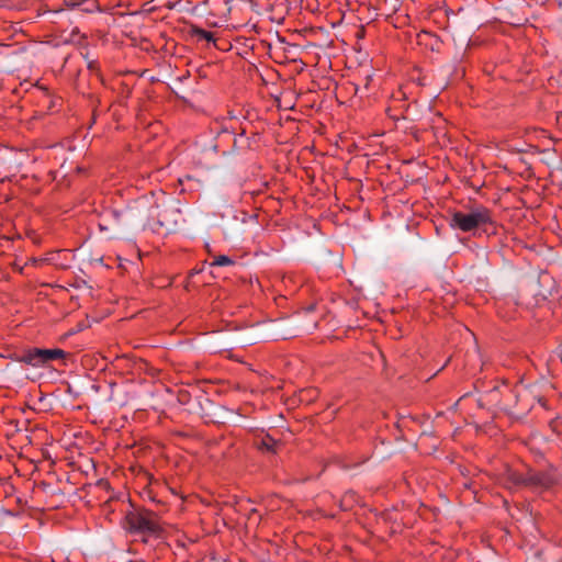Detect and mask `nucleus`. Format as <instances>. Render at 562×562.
<instances>
[{
	"label": "nucleus",
	"mask_w": 562,
	"mask_h": 562,
	"mask_svg": "<svg viewBox=\"0 0 562 562\" xmlns=\"http://www.w3.org/2000/svg\"><path fill=\"white\" fill-rule=\"evenodd\" d=\"M121 525L134 541H140L145 544L161 539L164 536V527L159 516L146 508L134 507L127 510Z\"/></svg>",
	"instance_id": "nucleus-1"
},
{
	"label": "nucleus",
	"mask_w": 562,
	"mask_h": 562,
	"mask_svg": "<svg viewBox=\"0 0 562 562\" xmlns=\"http://www.w3.org/2000/svg\"><path fill=\"white\" fill-rule=\"evenodd\" d=\"M492 211L483 204H473L468 211H454L451 213L449 226L454 231L462 233H472L476 236L477 231L488 232V227L494 226Z\"/></svg>",
	"instance_id": "nucleus-2"
},
{
	"label": "nucleus",
	"mask_w": 562,
	"mask_h": 562,
	"mask_svg": "<svg viewBox=\"0 0 562 562\" xmlns=\"http://www.w3.org/2000/svg\"><path fill=\"white\" fill-rule=\"evenodd\" d=\"M67 353L59 348L41 349L33 348L27 350L20 359L21 362L33 367H41L55 360L66 358Z\"/></svg>",
	"instance_id": "nucleus-3"
},
{
	"label": "nucleus",
	"mask_w": 562,
	"mask_h": 562,
	"mask_svg": "<svg viewBox=\"0 0 562 562\" xmlns=\"http://www.w3.org/2000/svg\"><path fill=\"white\" fill-rule=\"evenodd\" d=\"M522 482L531 487L544 490L554 484L555 477L552 474L543 471L529 472L522 479Z\"/></svg>",
	"instance_id": "nucleus-4"
},
{
	"label": "nucleus",
	"mask_w": 562,
	"mask_h": 562,
	"mask_svg": "<svg viewBox=\"0 0 562 562\" xmlns=\"http://www.w3.org/2000/svg\"><path fill=\"white\" fill-rule=\"evenodd\" d=\"M63 4L69 10H79L83 13H93L100 10L98 0H63Z\"/></svg>",
	"instance_id": "nucleus-5"
},
{
	"label": "nucleus",
	"mask_w": 562,
	"mask_h": 562,
	"mask_svg": "<svg viewBox=\"0 0 562 562\" xmlns=\"http://www.w3.org/2000/svg\"><path fill=\"white\" fill-rule=\"evenodd\" d=\"M254 445L260 451L277 453L281 442L276 440L269 434H262L256 437Z\"/></svg>",
	"instance_id": "nucleus-6"
},
{
	"label": "nucleus",
	"mask_w": 562,
	"mask_h": 562,
	"mask_svg": "<svg viewBox=\"0 0 562 562\" xmlns=\"http://www.w3.org/2000/svg\"><path fill=\"white\" fill-rule=\"evenodd\" d=\"M190 33H191V35L195 36L198 40H204L206 42H215L213 32L206 31L199 26H192Z\"/></svg>",
	"instance_id": "nucleus-7"
},
{
	"label": "nucleus",
	"mask_w": 562,
	"mask_h": 562,
	"mask_svg": "<svg viewBox=\"0 0 562 562\" xmlns=\"http://www.w3.org/2000/svg\"><path fill=\"white\" fill-rule=\"evenodd\" d=\"M234 265L235 260L225 255L213 256V260L210 262V267H227Z\"/></svg>",
	"instance_id": "nucleus-8"
},
{
	"label": "nucleus",
	"mask_w": 562,
	"mask_h": 562,
	"mask_svg": "<svg viewBox=\"0 0 562 562\" xmlns=\"http://www.w3.org/2000/svg\"><path fill=\"white\" fill-rule=\"evenodd\" d=\"M408 105H406L405 103H403L400 108H396V109H393V108H387L386 109V113L389 115V117H391L392 120L394 121H398L401 119H404V112L407 110Z\"/></svg>",
	"instance_id": "nucleus-9"
},
{
	"label": "nucleus",
	"mask_w": 562,
	"mask_h": 562,
	"mask_svg": "<svg viewBox=\"0 0 562 562\" xmlns=\"http://www.w3.org/2000/svg\"><path fill=\"white\" fill-rule=\"evenodd\" d=\"M68 41L81 45L86 41V35L81 34L78 27H74Z\"/></svg>",
	"instance_id": "nucleus-10"
},
{
	"label": "nucleus",
	"mask_w": 562,
	"mask_h": 562,
	"mask_svg": "<svg viewBox=\"0 0 562 562\" xmlns=\"http://www.w3.org/2000/svg\"><path fill=\"white\" fill-rule=\"evenodd\" d=\"M88 68L90 70H95L98 68V63L95 60H89L88 61Z\"/></svg>",
	"instance_id": "nucleus-11"
},
{
	"label": "nucleus",
	"mask_w": 562,
	"mask_h": 562,
	"mask_svg": "<svg viewBox=\"0 0 562 562\" xmlns=\"http://www.w3.org/2000/svg\"><path fill=\"white\" fill-rule=\"evenodd\" d=\"M64 11H65V10L61 8V9H58V10H54V11H52L50 13H52L53 15H60V14H63V13H64Z\"/></svg>",
	"instance_id": "nucleus-12"
},
{
	"label": "nucleus",
	"mask_w": 562,
	"mask_h": 562,
	"mask_svg": "<svg viewBox=\"0 0 562 562\" xmlns=\"http://www.w3.org/2000/svg\"><path fill=\"white\" fill-rule=\"evenodd\" d=\"M401 97H394V101H402L404 99V93L398 92Z\"/></svg>",
	"instance_id": "nucleus-13"
}]
</instances>
